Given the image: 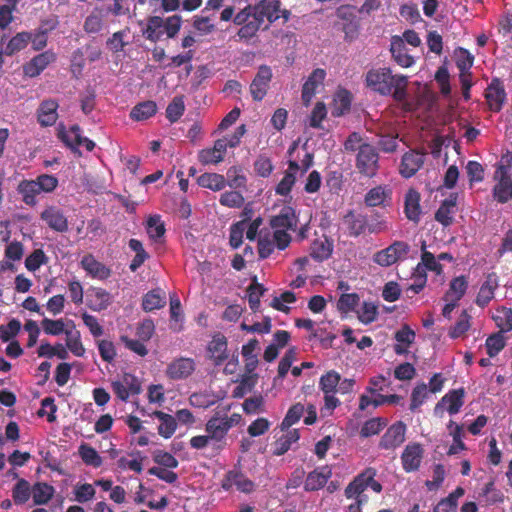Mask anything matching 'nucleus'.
I'll use <instances>...</instances> for the list:
<instances>
[{"mask_svg":"<svg viewBox=\"0 0 512 512\" xmlns=\"http://www.w3.org/2000/svg\"><path fill=\"white\" fill-rule=\"evenodd\" d=\"M166 303L165 293L160 289H155L148 292L142 302V307L145 311H153L164 307Z\"/></svg>","mask_w":512,"mask_h":512,"instance_id":"obj_42","label":"nucleus"},{"mask_svg":"<svg viewBox=\"0 0 512 512\" xmlns=\"http://www.w3.org/2000/svg\"><path fill=\"white\" fill-rule=\"evenodd\" d=\"M156 112V103L148 100L134 106L130 112V118L135 121H143L155 115Z\"/></svg>","mask_w":512,"mask_h":512,"instance_id":"obj_39","label":"nucleus"},{"mask_svg":"<svg viewBox=\"0 0 512 512\" xmlns=\"http://www.w3.org/2000/svg\"><path fill=\"white\" fill-rule=\"evenodd\" d=\"M332 476V469L329 466H322L311 471L305 480L306 491H316L323 488Z\"/></svg>","mask_w":512,"mask_h":512,"instance_id":"obj_18","label":"nucleus"},{"mask_svg":"<svg viewBox=\"0 0 512 512\" xmlns=\"http://www.w3.org/2000/svg\"><path fill=\"white\" fill-rule=\"evenodd\" d=\"M195 362L191 358H179L172 361L166 368V376L172 380L189 377L195 370Z\"/></svg>","mask_w":512,"mask_h":512,"instance_id":"obj_14","label":"nucleus"},{"mask_svg":"<svg viewBox=\"0 0 512 512\" xmlns=\"http://www.w3.org/2000/svg\"><path fill=\"white\" fill-rule=\"evenodd\" d=\"M343 221L352 236H359L362 234L368 225V219L366 216L354 213L353 211H349L344 216Z\"/></svg>","mask_w":512,"mask_h":512,"instance_id":"obj_30","label":"nucleus"},{"mask_svg":"<svg viewBox=\"0 0 512 512\" xmlns=\"http://www.w3.org/2000/svg\"><path fill=\"white\" fill-rule=\"evenodd\" d=\"M457 197L456 193L451 194L448 198L442 201L440 207L435 213V220L444 227L450 226L453 223V215L456 212Z\"/></svg>","mask_w":512,"mask_h":512,"instance_id":"obj_21","label":"nucleus"},{"mask_svg":"<svg viewBox=\"0 0 512 512\" xmlns=\"http://www.w3.org/2000/svg\"><path fill=\"white\" fill-rule=\"evenodd\" d=\"M45 334L59 336L65 334V344L69 351L76 357H82L85 354V348L81 341V334L76 329L73 320L68 318L49 319L44 318L41 322Z\"/></svg>","mask_w":512,"mask_h":512,"instance_id":"obj_4","label":"nucleus"},{"mask_svg":"<svg viewBox=\"0 0 512 512\" xmlns=\"http://www.w3.org/2000/svg\"><path fill=\"white\" fill-rule=\"evenodd\" d=\"M420 199V193L413 188H410L405 195L404 213L410 221L415 223H418L420 220Z\"/></svg>","mask_w":512,"mask_h":512,"instance_id":"obj_23","label":"nucleus"},{"mask_svg":"<svg viewBox=\"0 0 512 512\" xmlns=\"http://www.w3.org/2000/svg\"><path fill=\"white\" fill-rule=\"evenodd\" d=\"M473 62V55L467 49L459 48V53L456 59V66L459 69V73L470 74Z\"/></svg>","mask_w":512,"mask_h":512,"instance_id":"obj_58","label":"nucleus"},{"mask_svg":"<svg viewBox=\"0 0 512 512\" xmlns=\"http://www.w3.org/2000/svg\"><path fill=\"white\" fill-rule=\"evenodd\" d=\"M95 493L94 486L89 483L76 484L73 488L74 499L79 503L91 501L95 497Z\"/></svg>","mask_w":512,"mask_h":512,"instance_id":"obj_51","label":"nucleus"},{"mask_svg":"<svg viewBox=\"0 0 512 512\" xmlns=\"http://www.w3.org/2000/svg\"><path fill=\"white\" fill-rule=\"evenodd\" d=\"M377 306L372 302H364L358 311V318L364 324H369L377 318Z\"/></svg>","mask_w":512,"mask_h":512,"instance_id":"obj_61","label":"nucleus"},{"mask_svg":"<svg viewBox=\"0 0 512 512\" xmlns=\"http://www.w3.org/2000/svg\"><path fill=\"white\" fill-rule=\"evenodd\" d=\"M366 86L383 96L392 95L397 102L407 98L408 79L404 75H393L390 68L371 69L366 73Z\"/></svg>","mask_w":512,"mask_h":512,"instance_id":"obj_3","label":"nucleus"},{"mask_svg":"<svg viewBox=\"0 0 512 512\" xmlns=\"http://www.w3.org/2000/svg\"><path fill=\"white\" fill-rule=\"evenodd\" d=\"M467 281L463 276L457 277L450 283L449 290L445 294L444 301H459L467 290Z\"/></svg>","mask_w":512,"mask_h":512,"instance_id":"obj_43","label":"nucleus"},{"mask_svg":"<svg viewBox=\"0 0 512 512\" xmlns=\"http://www.w3.org/2000/svg\"><path fill=\"white\" fill-rule=\"evenodd\" d=\"M386 426V421L382 418H373L366 421L361 428L360 434L363 437H369L378 434Z\"/></svg>","mask_w":512,"mask_h":512,"instance_id":"obj_60","label":"nucleus"},{"mask_svg":"<svg viewBox=\"0 0 512 512\" xmlns=\"http://www.w3.org/2000/svg\"><path fill=\"white\" fill-rule=\"evenodd\" d=\"M146 232L151 242L156 246L157 252L160 253V247H162L165 242L166 232L165 224L161 220L160 215H151L148 217L146 221Z\"/></svg>","mask_w":512,"mask_h":512,"instance_id":"obj_13","label":"nucleus"},{"mask_svg":"<svg viewBox=\"0 0 512 512\" xmlns=\"http://www.w3.org/2000/svg\"><path fill=\"white\" fill-rule=\"evenodd\" d=\"M151 417H156L160 424L157 427L158 434L164 439H169L173 436L177 429L176 418L170 414H167L162 411H154L150 414Z\"/></svg>","mask_w":512,"mask_h":512,"instance_id":"obj_28","label":"nucleus"},{"mask_svg":"<svg viewBox=\"0 0 512 512\" xmlns=\"http://www.w3.org/2000/svg\"><path fill=\"white\" fill-rule=\"evenodd\" d=\"M17 191L22 195L23 202L29 206L36 204V196L41 193L35 180H22L18 184Z\"/></svg>","mask_w":512,"mask_h":512,"instance_id":"obj_34","label":"nucleus"},{"mask_svg":"<svg viewBox=\"0 0 512 512\" xmlns=\"http://www.w3.org/2000/svg\"><path fill=\"white\" fill-rule=\"evenodd\" d=\"M485 346L488 355L494 357L505 347V338L501 333H494L487 338Z\"/></svg>","mask_w":512,"mask_h":512,"instance_id":"obj_57","label":"nucleus"},{"mask_svg":"<svg viewBox=\"0 0 512 512\" xmlns=\"http://www.w3.org/2000/svg\"><path fill=\"white\" fill-rule=\"evenodd\" d=\"M406 427L398 422L387 429L382 436L380 446L384 449H391L401 445L405 440Z\"/></svg>","mask_w":512,"mask_h":512,"instance_id":"obj_20","label":"nucleus"},{"mask_svg":"<svg viewBox=\"0 0 512 512\" xmlns=\"http://www.w3.org/2000/svg\"><path fill=\"white\" fill-rule=\"evenodd\" d=\"M356 168L361 175L372 178L379 169V155L376 148L364 143L356 156Z\"/></svg>","mask_w":512,"mask_h":512,"instance_id":"obj_5","label":"nucleus"},{"mask_svg":"<svg viewBox=\"0 0 512 512\" xmlns=\"http://www.w3.org/2000/svg\"><path fill=\"white\" fill-rule=\"evenodd\" d=\"M205 431L209 434L210 439L213 440L214 446L218 449L223 448L229 429L221 417H213L208 420Z\"/></svg>","mask_w":512,"mask_h":512,"instance_id":"obj_16","label":"nucleus"},{"mask_svg":"<svg viewBox=\"0 0 512 512\" xmlns=\"http://www.w3.org/2000/svg\"><path fill=\"white\" fill-rule=\"evenodd\" d=\"M498 287V282L495 275H489L486 281L480 287L479 293L476 298V304L480 307H485L494 298V293Z\"/></svg>","mask_w":512,"mask_h":512,"instance_id":"obj_32","label":"nucleus"},{"mask_svg":"<svg viewBox=\"0 0 512 512\" xmlns=\"http://www.w3.org/2000/svg\"><path fill=\"white\" fill-rule=\"evenodd\" d=\"M424 455V448L419 443H409L402 455V465L406 472L416 471L422 462Z\"/></svg>","mask_w":512,"mask_h":512,"instance_id":"obj_12","label":"nucleus"},{"mask_svg":"<svg viewBox=\"0 0 512 512\" xmlns=\"http://www.w3.org/2000/svg\"><path fill=\"white\" fill-rule=\"evenodd\" d=\"M492 319L501 332L512 330V310L507 307H498L492 312Z\"/></svg>","mask_w":512,"mask_h":512,"instance_id":"obj_40","label":"nucleus"},{"mask_svg":"<svg viewBox=\"0 0 512 512\" xmlns=\"http://www.w3.org/2000/svg\"><path fill=\"white\" fill-rule=\"evenodd\" d=\"M153 461L158 465L174 469L178 466V460L169 452L164 450H155L152 453Z\"/></svg>","mask_w":512,"mask_h":512,"instance_id":"obj_62","label":"nucleus"},{"mask_svg":"<svg viewBox=\"0 0 512 512\" xmlns=\"http://www.w3.org/2000/svg\"><path fill=\"white\" fill-rule=\"evenodd\" d=\"M372 476H376V472L372 468L365 469L357 475L345 488L344 494L348 499H360V495L367 488V481L372 480Z\"/></svg>","mask_w":512,"mask_h":512,"instance_id":"obj_15","label":"nucleus"},{"mask_svg":"<svg viewBox=\"0 0 512 512\" xmlns=\"http://www.w3.org/2000/svg\"><path fill=\"white\" fill-rule=\"evenodd\" d=\"M352 94L346 89H340L333 99L332 115L340 117L351 108Z\"/></svg>","mask_w":512,"mask_h":512,"instance_id":"obj_33","label":"nucleus"},{"mask_svg":"<svg viewBox=\"0 0 512 512\" xmlns=\"http://www.w3.org/2000/svg\"><path fill=\"white\" fill-rule=\"evenodd\" d=\"M29 39L30 36L28 33L22 32L16 34L7 43L6 47L4 48V54L11 56L16 52L23 50L27 46Z\"/></svg>","mask_w":512,"mask_h":512,"instance_id":"obj_46","label":"nucleus"},{"mask_svg":"<svg viewBox=\"0 0 512 512\" xmlns=\"http://www.w3.org/2000/svg\"><path fill=\"white\" fill-rule=\"evenodd\" d=\"M339 382L340 375L335 371H330L320 378L319 386L324 393H335Z\"/></svg>","mask_w":512,"mask_h":512,"instance_id":"obj_55","label":"nucleus"},{"mask_svg":"<svg viewBox=\"0 0 512 512\" xmlns=\"http://www.w3.org/2000/svg\"><path fill=\"white\" fill-rule=\"evenodd\" d=\"M59 136L61 140L72 150H75L80 146L83 139V136L81 135V128L77 124L72 125L68 133L60 132Z\"/></svg>","mask_w":512,"mask_h":512,"instance_id":"obj_48","label":"nucleus"},{"mask_svg":"<svg viewBox=\"0 0 512 512\" xmlns=\"http://www.w3.org/2000/svg\"><path fill=\"white\" fill-rule=\"evenodd\" d=\"M390 51L394 61L401 67L408 68L413 65L414 59L408 54V50L401 37H392Z\"/></svg>","mask_w":512,"mask_h":512,"instance_id":"obj_22","label":"nucleus"},{"mask_svg":"<svg viewBox=\"0 0 512 512\" xmlns=\"http://www.w3.org/2000/svg\"><path fill=\"white\" fill-rule=\"evenodd\" d=\"M85 67V57L83 51L78 48L71 56L70 70L75 78H79L82 75Z\"/></svg>","mask_w":512,"mask_h":512,"instance_id":"obj_64","label":"nucleus"},{"mask_svg":"<svg viewBox=\"0 0 512 512\" xmlns=\"http://www.w3.org/2000/svg\"><path fill=\"white\" fill-rule=\"evenodd\" d=\"M271 79V68L266 65L260 66L250 85V93L254 101H261L266 96Z\"/></svg>","mask_w":512,"mask_h":512,"instance_id":"obj_7","label":"nucleus"},{"mask_svg":"<svg viewBox=\"0 0 512 512\" xmlns=\"http://www.w3.org/2000/svg\"><path fill=\"white\" fill-rule=\"evenodd\" d=\"M304 411H305V406L303 404L296 403V404L292 405L289 408L286 416L284 417V419L281 423V429L282 430L289 429L292 425L297 423L300 420V418L303 416Z\"/></svg>","mask_w":512,"mask_h":512,"instance_id":"obj_50","label":"nucleus"},{"mask_svg":"<svg viewBox=\"0 0 512 512\" xmlns=\"http://www.w3.org/2000/svg\"><path fill=\"white\" fill-rule=\"evenodd\" d=\"M53 54L44 52L33 57L27 64L24 65V74L28 77H36L51 63Z\"/></svg>","mask_w":512,"mask_h":512,"instance_id":"obj_27","label":"nucleus"},{"mask_svg":"<svg viewBox=\"0 0 512 512\" xmlns=\"http://www.w3.org/2000/svg\"><path fill=\"white\" fill-rule=\"evenodd\" d=\"M199 186L212 191H220L226 186V179L223 175L217 173H204L197 179Z\"/></svg>","mask_w":512,"mask_h":512,"instance_id":"obj_38","label":"nucleus"},{"mask_svg":"<svg viewBox=\"0 0 512 512\" xmlns=\"http://www.w3.org/2000/svg\"><path fill=\"white\" fill-rule=\"evenodd\" d=\"M338 17L346 21L342 28L345 34V39L349 41L356 39L360 29V23L357 16L341 7L338 9Z\"/></svg>","mask_w":512,"mask_h":512,"instance_id":"obj_26","label":"nucleus"},{"mask_svg":"<svg viewBox=\"0 0 512 512\" xmlns=\"http://www.w3.org/2000/svg\"><path fill=\"white\" fill-rule=\"evenodd\" d=\"M79 455L86 465L98 468L102 465V458L98 452L87 444L79 447Z\"/></svg>","mask_w":512,"mask_h":512,"instance_id":"obj_47","label":"nucleus"},{"mask_svg":"<svg viewBox=\"0 0 512 512\" xmlns=\"http://www.w3.org/2000/svg\"><path fill=\"white\" fill-rule=\"evenodd\" d=\"M299 438L300 435L297 429H287V432L276 440L274 444V454L277 456L285 454Z\"/></svg>","mask_w":512,"mask_h":512,"instance_id":"obj_36","label":"nucleus"},{"mask_svg":"<svg viewBox=\"0 0 512 512\" xmlns=\"http://www.w3.org/2000/svg\"><path fill=\"white\" fill-rule=\"evenodd\" d=\"M463 397H464V391L462 389L453 390V391L449 392L435 406L434 414L438 417H442L444 411H447L450 414L458 413L464 403Z\"/></svg>","mask_w":512,"mask_h":512,"instance_id":"obj_10","label":"nucleus"},{"mask_svg":"<svg viewBox=\"0 0 512 512\" xmlns=\"http://www.w3.org/2000/svg\"><path fill=\"white\" fill-rule=\"evenodd\" d=\"M54 493V487L43 482L36 483L31 490V495L36 505L47 504L54 496Z\"/></svg>","mask_w":512,"mask_h":512,"instance_id":"obj_37","label":"nucleus"},{"mask_svg":"<svg viewBox=\"0 0 512 512\" xmlns=\"http://www.w3.org/2000/svg\"><path fill=\"white\" fill-rule=\"evenodd\" d=\"M245 230L246 219H243L231 225L229 243L233 248L236 249L242 244Z\"/></svg>","mask_w":512,"mask_h":512,"instance_id":"obj_54","label":"nucleus"},{"mask_svg":"<svg viewBox=\"0 0 512 512\" xmlns=\"http://www.w3.org/2000/svg\"><path fill=\"white\" fill-rule=\"evenodd\" d=\"M59 104L54 99L43 100L37 109V120L43 127L52 126L58 118L57 109Z\"/></svg>","mask_w":512,"mask_h":512,"instance_id":"obj_17","label":"nucleus"},{"mask_svg":"<svg viewBox=\"0 0 512 512\" xmlns=\"http://www.w3.org/2000/svg\"><path fill=\"white\" fill-rule=\"evenodd\" d=\"M31 490L32 488H30L28 481L24 479L18 480L12 491L14 501L18 504H24L28 501Z\"/></svg>","mask_w":512,"mask_h":512,"instance_id":"obj_53","label":"nucleus"},{"mask_svg":"<svg viewBox=\"0 0 512 512\" xmlns=\"http://www.w3.org/2000/svg\"><path fill=\"white\" fill-rule=\"evenodd\" d=\"M326 77V71L322 68H317L312 71L306 82L302 87V100L305 105H309L316 89L323 83Z\"/></svg>","mask_w":512,"mask_h":512,"instance_id":"obj_19","label":"nucleus"},{"mask_svg":"<svg viewBox=\"0 0 512 512\" xmlns=\"http://www.w3.org/2000/svg\"><path fill=\"white\" fill-rule=\"evenodd\" d=\"M226 185L231 188H241L246 185V177L242 174V169L238 166H232L227 170Z\"/></svg>","mask_w":512,"mask_h":512,"instance_id":"obj_59","label":"nucleus"},{"mask_svg":"<svg viewBox=\"0 0 512 512\" xmlns=\"http://www.w3.org/2000/svg\"><path fill=\"white\" fill-rule=\"evenodd\" d=\"M184 111L185 105L183 97H175L166 108V117L171 123H174L181 118Z\"/></svg>","mask_w":512,"mask_h":512,"instance_id":"obj_52","label":"nucleus"},{"mask_svg":"<svg viewBox=\"0 0 512 512\" xmlns=\"http://www.w3.org/2000/svg\"><path fill=\"white\" fill-rule=\"evenodd\" d=\"M425 162V153L416 150L406 152L401 159L399 173L408 179L414 176Z\"/></svg>","mask_w":512,"mask_h":512,"instance_id":"obj_9","label":"nucleus"},{"mask_svg":"<svg viewBox=\"0 0 512 512\" xmlns=\"http://www.w3.org/2000/svg\"><path fill=\"white\" fill-rule=\"evenodd\" d=\"M40 218L53 231L65 233L68 231V220L64 212L56 206L46 207Z\"/></svg>","mask_w":512,"mask_h":512,"instance_id":"obj_8","label":"nucleus"},{"mask_svg":"<svg viewBox=\"0 0 512 512\" xmlns=\"http://www.w3.org/2000/svg\"><path fill=\"white\" fill-rule=\"evenodd\" d=\"M208 356L216 365L227 359V341L222 335H216L209 342L207 348Z\"/></svg>","mask_w":512,"mask_h":512,"instance_id":"obj_29","label":"nucleus"},{"mask_svg":"<svg viewBox=\"0 0 512 512\" xmlns=\"http://www.w3.org/2000/svg\"><path fill=\"white\" fill-rule=\"evenodd\" d=\"M116 396L127 401L131 395H137L141 392V383L138 378L130 373H124L111 383Z\"/></svg>","mask_w":512,"mask_h":512,"instance_id":"obj_6","label":"nucleus"},{"mask_svg":"<svg viewBox=\"0 0 512 512\" xmlns=\"http://www.w3.org/2000/svg\"><path fill=\"white\" fill-rule=\"evenodd\" d=\"M265 288L263 285L259 284L257 282V277L253 276L252 283L247 289L248 293V302L249 306L252 310L256 311L258 310L260 306V298L264 294Z\"/></svg>","mask_w":512,"mask_h":512,"instance_id":"obj_45","label":"nucleus"},{"mask_svg":"<svg viewBox=\"0 0 512 512\" xmlns=\"http://www.w3.org/2000/svg\"><path fill=\"white\" fill-rule=\"evenodd\" d=\"M298 217L290 206H284L277 215L270 218L269 224L273 229H263L258 237V256H269L275 249L285 250L291 243L289 230L295 231Z\"/></svg>","mask_w":512,"mask_h":512,"instance_id":"obj_1","label":"nucleus"},{"mask_svg":"<svg viewBox=\"0 0 512 512\" xmlns=\"http://www.w3.org/2000/svg\"><path fill=\"white\" fill-rule=\"evenodd\" d=\"M391 191L383 186H376L370 189L366 195L364 202L369 207L382 205L386 198L390 196Z\"/></svg>","mask_w":512,"mask_h":512,"instance_id":"obj_44","label":"nucleus"},{"mask_svg":"<svg viewBox=\"0 0 512 512\" xmlns=\"http://www.w3.org/2000/svg\"><path fill=\"white\" fill-rule=\"evenodd\" d=\"M112 302L109 292L101 288H91L87 293V305L93 311H102Z\"/></svg>","mask_w":512,"mask_h":512,"instance_id":"obj_24","label":"nucleus"},{"mask_svg":"<svg viewBox=\"0 0 512 512\" xmlns=\"http://www.w3.org/2000/svg\"><path fill=\"white\" fill-rule=\"evenodd\" d=\"M485 98L491 111L499 112L502 109L506 99V93L504 85L500 79H492L486 89Z\"/></svg>","mask_w":512,"mask_h":512,"instance_id":"obj_11","label":"nucleus"},{"mask_svg":"<svg viewBox=\"0 0 512 512\" xmlns=\"http://www.w3.org/2000/svg\"><path fill=\"white\" fill-rule=\"evenodd\" d=\"M397 341L394 350L397 354H404L408 351L409 346L415 340V332L407 325H404L400 330L395 333Z\"/></svg>","mask_w":512,"mask_h":512,"instance_id":"obj_35","label":"nucleus"},{"mask_svg":"<svg viewBox=\"0 0 512 512\" xmlns=\"http://www.w3.org/2000/svg\"><path fill=\"white\" fill-rule=\"evenodd\" d=\"M497 181L493 188L494 199L501 203H507L512 199V178L511 176L494 175Z\"/></svg>","mask_w":512,"mask_h":512,"instance_id":"obj_25","label":"nucleus"},{"mask_svg":"<svg viewBox=\"0 0 512 512\" xmlns=\"http://www.w3.org/2000/svg\"><path fill=\"white\" fill-rule=\"evenodd\" d=\"M164 20L159 16H150L147 18V25L142 30V35L151 42H157L164 33Z\"/></svg>","mask_w":512,"mask_h":512,"instance_id":"obj_31","label":"nucleus"},{"mask_svg":"<svg viewBox=\"0 0 512 512\" xmlns=\"http://www.w3.org/2000/svg\"><path fill=\"white\" fill-rule=\"evenodd\" d=\"M219 203L229 208H240L244 204V197L238 191H226L221 194Z\"/></svg>","mask_w":512,"mask_h":512,"instance_id":"obj_56","label":"nucleus"},{"mask_svg":"<svg viewBox=\"0 0 512 512\" xmlns=\"http://www.w3.org/2000/svg\"><path fill=\"white\" fill-rule=\"evenodd\" d=\"M295 300H296V297H295L294 293H292L290 291H286V292L282 293L280 296L274 297L271 302V306L278 311L288 313L289 307L287 306V304H291V303L295 302Z\"/></svg>","mask_w":512,"mask_h":512,"instance_id":"obj_63","label":"nucleus"},{"mask_svg":"<svg viewBox=\"0 0 512 512\" xmlns=\"http://www.w3.org/2000/svg\"><path fill=\"white\" fill-rule=\"evenodd\" d=\"M82 267L94 278L105 279L110 275V269L97 261L96 258H83Z\"/></svg>","mask_w":512,"mask_h":512,"instance_id":"obj_41","label":"nucleus"},{"mask_svg":"<svg viewBox=\"0 0 512 512\" xmlns=\"http://www.w3.org/2000/svg\"><path fill=\"white\" fill-rule=\"evenodd\" d=\"M471 327V316L468 315L466 311H463L462 314L457 319L454 326H452L449 330V335L452 338H460L463 337L466 332Z\"/></svg>","mask_w":512,"mask_h":512,"instance_id":"obj_49","label":"nucleus"},{"mask_svg":"<svg viewBox=\"0 0 512 512\" xmlns=\"http://www.w3.org/2000/svg\"><path fill=\"white\" fill-rule=\"evenodd\" d=\"M279 0H260L258 3L248 4L241 9L233 19V23L240 26L237 36L241 40L249 41L255 37L264 24L265 19L270 23L280 18Z\"/></svg>","mask_w":512,"mask_h":512,"instance_id":"obj_2","label":"nucleus"}]
</instances>
